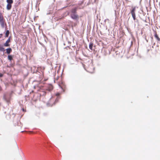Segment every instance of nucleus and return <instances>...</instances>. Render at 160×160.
<instances>
[{"label":"nucleus","mask_w":160,"mask_h":160,"mask_svg":"<svg viewBox=\"0 0 160 160\" xmlns=\"http://www.w3.org/2000/svg\"><path fill=\"white\" fill-rule=\"evenodd\" d=\"M0 24L1 27L3 28L6 27L7 24L5 22V20L4 19L2 14L0 12Z\"/></svg>","instance_id":"nucleus-1"},{"label":"nucleus","mask_w":160,"mask_h":160,"mask_svg":"<svg viewBox=\"0 0 160 160\" xmlns=\"http://www.w3.org/2000/svg\"><path fill=\"white\" fill-rule=\"evenodd\" d=\"M135 11H136V7H132V9L131 10V13L132 16V17L133 19L135 20H136V14H135Z\"/></svg>","instance_id":"nucleus-2"},{"label":"nucleus","mask_w":160,"mask_h":160,"mask_svg":"<svg viewBox=\"0 0 160 160\" xmlns=\"http://www.w3.org/2000/svg\"><path fill=\"white\" fill-rule=\"evenodd\" d=\"M55 100L53 98H51L48 102V104L50 106H52L55 104Z\"/></svg>","instance_id":"nucleus-3"},{"label":"nucleus","mask_w":160,"mask_h":160,"mask_svg":"<svg viewBox=\"0 0 160 160\" xmlns=\"http://www.w3.org/2000/svg\"><path fill=\"white\" fill-rule=\"evenodd\" d=\"M70 16L71 18L74 20H78L79 18L78 16L77 13H71Z\"/></svg>","instance_id":"nucleus-4"},{"label":"nucleus","mask_w":160,"mask_h":160,"mask_svg":"<svg viewBox=\"0 0 160 160\" xmlns=\"http://www.w3.org/2000/svg\"><path fill=\"white\" fill-rule=\"evenodd\" d=\"M10 42V37L7 41L5 43H4V46L5 47H9L10 46L9 43Z\"/></svg>","instance_id":"nucleus-5"},{"label":"nucleus","mask_w":160,"mask_h":160,"mask_svg":"<svg viewBox=\"0 0 160 160\" xmlns=\"http://www.w3.org/2000/svg\"><path fill=\"white\" fill-rule=\"evenodd\" d=\"M4 99L6 101V102L8 103L9 105L10 103V97H4Z\"/></svg>","instance_id":"nucleus-6"},{"label":"nucleus","mask_w":160,"mask_h":160,"mask_svg":"<svg viewBox=\"0 0 160 160\" xmlns=\"http://www.w3.org/2000/svg\"><path fill=\"white\" fill-rule=\"evenodd\" d=\"M77 9L76 8L72 9L71 10V13H77Z\"/></svg>","instance_id":"nucleus-7"},{"label":"nucleus","mask_w":160,"mask_h":160,"mask_svg":"<svg viewBox=\"0 0 160 160\" xmlns=\"http://www.w3.org/2000/svg\"><path fill=\"white\" fill-rule=\"evenodd\" d=\"M12 7V5L9 4H7V6H6V8H7V10H10L11 9Z\"/></svg>","instance_id":"nucleus-8"},{"label":"nucleus","mask_w":160,"mask_h":160,"mask_svg":"<svg viewBox=\"0 0 160 160\" xmlns=\"http://www.w3.org/2000/svg\"><path fill=\"white\" fill-rule=\"evenodd\" d=\"M6 2L8 3L7 4H9L11 5H12V4L13 3V0H7Z\"/></svg>","instance_id":"nucleus-9"},{"label":"nucleus","mask_w":160,"mask_h":160,"mask_svg":"<svg viewBox=\"0 0 160 160\" xmlns=\"http://www.w3.org/2000/svg\"><path fill=\"white\" fill-rule=\"evenodd\" d=\"M12 51V49L10 48H9L6 49V52L8 54H9Z\"/></svg>","instance_id":"nucleus-10"},{"label":"nucleus","mask_w":160,"mask_h":160,"mask_svg":"<svg viewBox=\"0 0 160 160\" xmlns=\"http://www.w3.org/2000/svg\"><path fill=\"white\" fill-rule=\"evenodd\" d=\"M5 50L4 48L0 44V51L4 52Z\"/></svg>","instance_id":"nucleus-11"},{"label":"nucleus","mask_w":160,"mask_h":160,"mask_svg":"<svg viewBox=\"0 0 160 160\" xmlns=\"http://www.w3.org/2000/svg\"><path fill=\"white\" fill-rule=\"evenodd\" d=\"M154 37L158 41H160V38H159L158 35L157 33H155L154 35Z\"/></svg>","instance_id":"nucleus-12"},{"label":"nucleus","mask_w":160,"mask_h":160,"mask_svg":"<svg viewBox=\"0 0 160 160\" xmlns=\"http://www.w3.org/2000/svg\"><path fill=\"white\" fill-rule=\"evenodd\" d=\"M8 59L10 61H11L12 59V56L11 55L8 56Z\"/></svg>","instance_id":"nucleus-13"},{"label":"nucleus","mask_w":160,"mask_h":160,"mask_svg":"<svg viewBox=\"0 0 160 160\" xmlns=\"http://www.w3.org/2000/svg\"><path fill=\"white\" fill-rule=\"evenodd\" d=\"M9 33V30H7L6 31V33H5V37H8Z\"/></svg>","instance_id":"nucleus-14"},{"label":"nucleus","mask_w":160,"mask_h":160,"mask_svg":"<svg viewBox=\"0 0 160 160\" xmlns=\"http://www.w3.org/2000/svg\"><path fill=\"white\" fill-rule=\"evenodd\" d=\"M93 46V44L92 43H90L89 45V48L91 50H92V48Z\"/></svg>","instance_id":"nucleus-15"},{"label":"nucleus","mask_w":160,"mask_h":160,"mask_svg":"<svg viewBox=\"0 0 160 160\" xmlns=\"http://www.w3.org/2000/svg\"><path fill=\"white\" fill-rule=\"evenodd\" d=\"M53 89V87L52 86H50L49 88L48 89L49 91H51Z\"/></svg>","instance_id":"nucleus-16"},{"label":"nucleus","mask_w":160,"mask_h":160,"mask_svg":"<svg viewBox=\"0 0 160 160\" xmlns=\"http://www.w3.org/2000/svg\"><path fill=\"white\" fill-rule=\"evenodd\" d=\"M3 74L1 73H0V77H2L3 76Z\"/></svg>","instance_id":"nucleus-17"},{"label":"nucleus","mask_w":160,"mask_h":160,"mask_svg":"<svg viewBox=\"0 0 160 160\" xmlns=\"http://www.w3.org/2000/svg\"><path fill=\"white\" fill-rule=\"evenodd\" d=\"M2 36V34H0V38H1Z\"/></svg>","instance_id":"nucleus-18"},{"label":"nucleus","mask_w":160,"mask_h":160,"mask_svg":"<svg viewBox=\"0 0 160 160\" xmlns=\"http://www.w3.org/2000/svg\"><path fill=\"white\" fill-rule=\"evenodd\" d=\"M61 88L63 90V91H64V89L62 87H61Z\"/></svg>","instance_id":"nucleus-19"},{"label":"nucleus","mask_w":160,"mask_h":160,"mask_svg":"<svg viewBox=\"0 0 160 160\" xmlns=\"http://www.w3.org/2000/svg\"><path fill=\"white\" fill-rule=\"evenodd\" d=\"M2 90V88L0 87V91H1Z\"/></svg>","instance_id":"nucleus-20"}]
</instances>
